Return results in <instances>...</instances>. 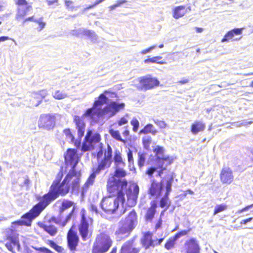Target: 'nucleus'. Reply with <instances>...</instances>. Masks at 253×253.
I'll return each instance as SVG.
<instances>
[{
    "mask_svg": "<svg viewBox=\"0 0 253 253\" xmlns=\"http://www.w3.org/2000/svg\"><path fill=\"white\" fill-rule=\"evenodd\" d=\"M81 157L82 154H78L76 149H67L64 155V163L67 166L71 165V169L63 178L64 173L66 169H64L63 167H61L48 191L42 196H37L38 203L21 216V220L13 222L12 224L30 226L32 220L39 216L52 202L60 196H65L70 191H78L80 187L81 174L80 172L76 171V167Z\"/></svg>",
    "mask_w": 253,
    "mask_h": 253,
    "instance_id": "nucleus-1",
    "label": "nucleus"
},
{
    "mask_svg": "<svg viewBox=\"0 0 253 253\" xmlns=\"http://www.w3.org/2000/svg\"><path fill=\"white\" fill-rule=\"evenodd\" d=\"M37 224L40 228L51 236H55L58 232L57 228L54 225L51 224V223H45L42 222H39Z\"/></svg>",
    "mask_w": 253,
    "mask_h": 253,
    "instance_id": "nucleus-25",
    "label": "nucleus"
},
{
    "mask_svg": "<svg viewBox=\"0 0 253 253\" xmlns=\"http://www.w3.org/2000/svg\"><path fill=\"white\" fill-rule=\"evenodd\" d=\"M123 221L134 229L138 222L137 214L135 211L133 210L130 211Z\"/></svg>",
    "mask_w": 253,
    "mask_h": 253,
    "instance_id": "nucleus-24",
    "label": "nucleus"
},
{
    "mask_svg": "<svg viewBox=\"0 0 253 253\" xmlns=\"http://www.w3.org/2000/svg\"><path fill=\"white\" fill-rule=\"evenodd\" d=\"M253 207V204H251V205H248L244 208H243V209H241L240 210H239L238 211V213H242L244 211H248L249 209L252 208Z\"/></svg>",
    "mask_w": 253,
    "mask_h": 253,
    "instance_id": "nucleus-61",
    "label": "nucleus"
},
{
    "mask_svg": "<svg viewBox=\"0 0 253 253\" xmlns=\"http://www.w3.org/2000/svg\"><path fill=\"white\" fill-rule=\"evenodd\" d=\"M244 28H234L228 31L224 37L221 39L222 42H228L229 41H238L242 38V36H240L243 32Z\"/></svg>",
    "mask_w": 253,
    "mask_h": 253,
    "instance_id": "nucleus-16",
    "label": "nucleus"
},
{
    "mask_svg": "<svg viewBox=\"0 0 253 253\" xmlns=\"http://www.w3.org/2000/svg\"><path fill=\"white\" fill-rule=\"evenodd\" d=\"M153 152L155 154L156 160L157 163H158V168L159 169L158 175L161 176L164 173V171L166 170V167L170 165L173 162V159L171 157L168 156L160 157V156L163 155L164 152V149L162 146H156L153 149Z\"/></svg>",
    "mask_w": 253,
    "mask_h": 253,
    "instance_id": "nucleus-6",
    "label": "nucleus"
},
{
    "mask_svg": "<svg viewBox=\"0 0 253 253\" xmlns=\"http://www.w3.org/2000/svg\"><path fill=\"white\" fill-rule=\"evenodd\" d=\"M162 187H160L159 183L153 182L149 189V194L152 196L160 195L161 193Z\"/></svg>",
    "mask_w": 253,
    "mask_h": 253,
    "instance_id": "nucleus-32",
    "label": "nucleus"
},
{
    "mask_svg": "<svg viewBox=\"0 0 253 253\" xmlns=\"http://www.w3.org/2000/svg\"><path fill=\"white\" fill-rule=\"evenodd\" d=\"M206 128V124L202 121H195L191 125L190 131L194 135L203 132Z\"/></svg>",
    "mask_w": 253,
    "mask_h": 253,
    "instance_id": "nucleus-28",
    "label": "nucleus"
},
{
    "mask_svg": "<svg viewBox=\"0 0 253 253\" xmlns=\"http://www.w3.org/2000/svg\"><path fill=\"white\" fill-rule=\"evenodd\" d=\"M65 5L66 7L70 9H73L74 7L73 6V2L71 0H65Z\"/></svg>",
    "mask_w": 253,
    "mask_h": 253,
    "instance_id": "nucleus-59",
    "label": "nucleus"
},
{
    "mask_svg": "<svg viewBox=\"0 0 253 253\" xmlns=\"http://www.w3.org/2000/svg\"><path fill=\"white\" fill-rule=\"evenodd\" d=\"M83 117L89 118L92 120H95L96 118L103 117L101 108H96L92 105V107L86 109L84 113Z\"/></svg>",
    "mask_w": 253,
    "mask_h": 253,
    "instance_id": "nucleus-23",
    "label": "nucleus"
},
{
    "mask_svg": "<svg viewBox=\"0 0 253 253\" xmlns=\"http://www.w3.org/2000/svg\"><path fill=\"white\" fill-rule=\"evenodd\" d=\"M55 124V116L50 114H43L40 116L38 126L46 129L52 128Z\"/></svg>",
    "mask_w": 253,
    "mask_h": 253,
    "instance_id": "nucleus-14",
    "label": "nucleus"
},
{
    "mask_svg": "<svg viewBox=\"0 0 253 253\" xmlns=\"http://www.w3.org/2000/svg\"><path fill=\"white\" fill-rule=\"evenodd\" d=\"M67 242V246L71 252H74L77 250L79 242V238L77 232L74 230L73 226L68 231Z\"/></svg>",
    "mask_w": 253,
    "mask_h": 253,
    "instance_id": "nucleus-15",
    "label": "nucleus"
},
{
    "mask_svg": "<svg viewBox=\"0 0 253 253\" xmlns=\"http://www.w3.org/2000/svg\"><path fill=\"white\" fill-rule=\"evenodd\" d=\"M154 123L160 128H165L167 127V124L164 120H160L157 119H153Z\"/></svg>",
    "mask_w": 253,
    "mask_h": 253,
    "instance_id": "nucleus-47",
    "label": "nucleus"
},
{
    "mask_svg": "<svg viewBox=\"0 0 253 253\" xmlns=\"http://www.w3.org/2000/svg\"><path fill=\"white\" fill-rule=\"evenodd\" d=\"M97 165L92 169V172L86 179L83 186L84 191H85L89 187L92 186L94 182L96 174L106 169L109 168L112 164V147L108 145L107 148H101L96 153Z\"/></svg>",
    "mask_w": 253,
    "mask_h": 253,
    "instance_id": "nucleus-3",
    "label": "nucleus"
},
{
    "mask_svg": "<svg viewBox=\"0 0 253 253\" xmlns=\"http://www.w3.org/2000/svg\"><path fill=\"white\" fill-rule=\"evenodd\" d=\"M104 0H96L93 4L89 5L87 6H86V7H85L84 8V10H86L92 8L94 7L95 6H96L97 4H98L99 3L102 2Z\"/></svg>",
    "mask_w": 253,
    "mask_h": 253,
    "instance_id": "nucleus-52",
    "label": "nucleus"
},
{
    "mask_svg": "<svg viewBox=\"0 0 253 253\" xmlns=\"http://www.w3.org/2000/svg\"><path fill=\"white\" fill-rule=\"evenodd\" d=\"M157 129L155 128L154 126L151 124H148L139 131L140 134H147L151 133L153 135H156L158 132Z\"/></svg>",
    "mask_w": 253,
    "mask_h": 253,
    "instance_id": "nucleus-31",
    "label": "nucleus"
},
{
    "mask_svg": "<svg viewBox=\"0 0 253 253\" xmlns=\"http://www.w3.org/2000/svg\"><path fill=\"white\" fill-rule=\"evenodd\" d=\"M46 244L58 253H65V250L62 246L56 244L52 240H48Z\"/></svg>",
    "mask_w": 253,
    "mask_h": 253,
    "instance_id": "nucleus-36",
    "label": "nucleus"
},
{
    "mask_svg": "<svg viewBox=\"0 0 253 253\" xmlns=\"http://www.w3.org/2000/svg\"><path fill=\"white\" fill-rule=\"evenodd\" d=\"M109 132L111 136L115 139L118 141H120L124 144H126V141L125 139H123L121 136L120 133L118 130H114L113 128L109 130Z\"/></svg>",
    "mask_w": 253,
    "mask_h": 253,
    "instance_id": "nucleus-34",
    "label": "nucleus"
},
{
    "mask_svg": "<svg viewBox=\"0 0 253 253\" xmlns=\"http://www.w3.org/2000/svg\"><path fill=\"white\" fill-rule=\"evenodd\" d=\"M101 140V136L98 133L92 134L91 130H88L83 142L81 150L83 152H86L94 149V145Z\"/></svg>",
    "mask_w": 253,
    "mask_h": 253,
    "instance_id": "nucleus-8",
    "label": "nucleus"
},
{
    "mask_svg": "<svg viewBox=\"0 0 253 253\" xmlns=\"http://www.w3.org/2000/svg\"><path fill=\"white\" fill-rule=\"evenodd\" d=\"M112 160L116 167L126 166V162L123 158L121 152L119 150H116L114 151L113 157V150L112 149Z\"/></svg>",
    "mask_w": 253,
    "mask_h": 253,
    "instance_id": "nucleus-27",
    "label": "nucleus"
},
{
    "mask_svg": "<svg viewBox=\"0 0 253 253\" xmlns=\"http://www.w3.org/2000/svg\"><path fill=\"white\" fill-rule=\"evenodd\" d=\"M35 22L38 24L40 27V30H42L44 28L45 26V23L42 20V18H40L39 20H36Z\"/></svg>",
    "mask_w": 253,
    "mask_h": 253,
    "instance_id": "nucleus-54",
    "label": "nucleus"
},
{
    "mask_svg": "<svg viewBox=\"0 0 253 253\" xmlns=\"http://www.w3.org/2000/svg\"><path fill=\"white\" fill-rule=\"evenodd\" d=\"M232 169L229 167H223L220 173V180L223 184H230L233 181Z\"/></svg>",
    "mask_w": 253,
    "mask_h": 253,
    "instance_id": "nucleus-21",
    "label": "nucleus"
},
{
    "mask_svg": "<svg viewBox=\"0 0 253 253\" xmlns=\"http://www.w3.org/2000/svg\"><path fill=\"white\" fill-rule=\"evenodd\" d=\"M116 169L114 172L115 177L118 178L117 179H122L121 178L125 177L127 175L126 171L123 169L119 168V167H116Z\"/></svg>",
    "mask_w": 253,
    "mask_h": 253,
    "instance_id": "nucleus-37",
    "label": "nucleus"
},
{
    "mask_svg": "<svg viewBox=\"0 0 253 253\" xmlns=\"http://www.w3.org/2000/svg\"><path fill=\"white\" fill-rule=\"evenodd\" d=\"M93 222V219L86 216L85 211L82 210L80 223L78 225V230L83 241H87L91 237L92 232L89 228L92 226Z\"/></svg>",
    "mask_w": 253,
    "mask_h": 253,
    "instance_id": "nucleus-5",
    "label": "nucleus"
},
{
    "mask_svg": "<svg viewBox=\"0 0 253 253\" xmlns=\"http://www.w3.org/2000/svg\"><path fill=\"white\" fill-rule=\"evenodd\" d=\"M138 84L136 86L139 90H148L157 87L160 84L159 81L150 75L141 77L138 78Z\"/></svg>",
    "mask_w": 253,
    "mask_h": 253,
    "instance_id": "nucleus-9",
    "label": "nucleus"
},
{
    "mask_svg": "<svg viewBox=\"0 0 253 253\" xmlns=\"http://www.w3.org/2000/svg\"><path fill=\"white\" fill-rule=\"evenodd\" d=\"M113 104L114 106V110L115 114L120 111V110H122L124 109L125 106V104L124 103H117V102L115 101H112Z\"/></svg>",
    "mask_w": 253,
    "mask_h": 253,
    "instance_id": "nucleus-43",
    "label": "nucleus"
},
{
    "mask_svg": "<svg viewBox=\"0 0 253 253\" xmlns=\"http://www.w3.org/2000/svg\"><path fill=\"white\" fill-rule=\"evenodd\" d=\"M253 219V217H250L248 218L242 220L240 221V224L241 225L246 224L248 222L251 221Z\"/></svg>",
    "mask_w": 253,
    "mask_h": 253,
    "instance_id": "nucleus-63",
    "label": "nucleus"
},
{
    "mask_svg": "<svg viewBox=\"0 0 253 253\" xmlns=\"http://www.w3.org/2000/svg\"><path fill=\"white\" fill-rule=\"evenodd\" d=\"M164 238L153 239V234L150 231L145 232L140 239V243L146 250L160 245L164 240Z\"/></svg>",
    "mask_w": 253,
    "mask_h": 253,
    "instance_id": "nucleus-10",
    "label": "nucleus"
},
{
    "mask_svg": "<svg viewBox=\"0 0 253 253\" xmlns=\"http://www.w3.org/2000/svg\"><path fill=\"white\" fill-rule=\"evenodd\" d=\"M162 222H163V220H162V217H160L159 218L157 222L155 224V226L154 227V231L155 232L156 231H157L158 229H159V228H160L162 227Z\"/></svg>",
    "mask_w": 253,
    "mask_h": 253,
    "instance_id": "nucleus-56",
    "label": "nucleus"
},
{
    "mask_svg": "<svg viewBox=\"0 0 253 253\" xmlns=\"http://www.w3.org/2000/svg\"><path fill=\"white\" fill-rule=\"evenodd\" d=\"M150 206L149 207L145 215V219L147 221H152L155 217L157 212V202L156 200L151 201L150 203Z\"/></svg>",
    "mask_w": 253,
    "mask_h": 253,
    "instance_id": "nucleus-26",
    "label": "nucleus"
},
{
    "mask_svg": "<svg viewBox=\"0 0 253 253\" xmlns=\"http://www.w3.org/2000/svg\"><path fill=\"white\" fill-rule=\"evenodd\" d=\"M191 230V229L189 228L187 230H183L177 232V233H176L173 237L177 240L180 237L185 236V235H187Z\"/></svg>",
    "mask_w": 253,
    "mask_h": 253,
    "instance_id": "nucleus-46",
    "label": "nucleus"
},
{
    "mask_svg": "<svg viewBox=\"0 0 253 253\" xmlns=\"http://www.w3.org/2000/svg\"><path fill=\"white\" fill-rule=\"evenodd\" d=\"M228 208V206L226 204H221L216 205L214 207L213 215H215L219 212L226 211Z\"/></svg>",
    "mask_w": 253,
    "mask_h": 253,
    "instance_id": "nucleus-38",
    "label": "nucleus"
},
{
    "mask_svg": "<svg viewBox=\"0 0 253 253\" xmlns=\"http://www.w3.org/2000/svg\"><path fill=\"white\" fill-rule=\"evenodd\" d=\"M133 230L132 228L126 224V223H124L123 220H121L119 222V227L115 231V234L118 238H121L123 236V238H125L129 236Z\"/></svg>",
    "mask_w": 253,
    "mask_h": 253,
    "instance_id": "nucleus-19",
    "label": "nucleus"
},
{
    "mask_svg": "<svg viewBox=\"0 0 253 253\" xmlns=\"http://www.w3.org/2000/svg\"><path fill=\"white\" fill-rule=\"evenodd\" d=\"M94 32L90 30H85L83 32V34L88 37H91L94 35Z\"/></svg>",
    "mask_w": 253,
    "mask_h": 253,
    "instance_id": "nucleus-57",
    "label": "nucleus"
},
{
    "mask_svg": "<svg viewBox=\"0 0 253 253\" xmlns=\"http://www.w3.org/2000/svg\"><path fill=\"white\" fill-rule=\"evenodd\" d=\"M110 93L114 94V93L110 92V91L104 90L103 93H101L99 95L97 99L94 101L93 103V106L98 108V107L101 106L103 104L106 103L108 98L106 96V94Z\"/></svg>",
    "mask_w": 253,
    "mask_h": 253,
    "instance_id": "nucleus-30",
    "label": "nucleus"
},
{
    "mask_svg": "<svg viewBox=\"0 0 253 253\" xmlns=\"http://www.w3.org/2000/svg\"><path fill=\"white\" fill-rule=\"evenodd\" d=\"M83 117V116L80 117L77 115H75L73 117V122L76 125L80 138L84 136L85 128V124L84 121Z\"/></svg>",
    "mask_w": 253,
    "mask_h": 253,
    "instance_id": "nucleus-22",
    "label": "nucleus"
},
{
    "mask_svg": "<svg viewBox=\"0 0 253 253\" xmlns=\"http://www.w3.org/2000/svg\"><path fill=\"white\" fill-rule=\"evenodd\" d=\"M63 132L65 134L66 137L70 139L71 142H73L75 141V137L72 134L71 130L70 128H67L63 130Z\"/></svg>",
    "mask_w": 253,
    "mask_h": 253,
    "instance_id": "nucleus-45",
    "label": "nucleus"
},
{
    "mask_svg": "<svg viewBox=\"0 0 253 253\" xmlns=\"http://www.w3.org/2000/svg\"><path fill=\"white\" fill-rule=\"evenodd\" d=\"M36 21V19H34V17L33 16L29 17L28 18L24 19L22 24H25L26 22L28 21L34 22Z\"/></svg>",
    "mask_w": 253,
    "mask_h": 253,
    "instance_id": "nucleus-60",
    "label": "nucleus"
},
{
    "mask_svg": "<svg viewBox=\"0 0 253 253\" xmlns=\"http://www.w3.org/2000/svg\"><path fill=\"white\" fill-rule=\"evenodd\" d=\"M128 123L127 120L125 117H122L118 121L117 124L119 126L125 125Z\"/></svg>",
    "mask_w": 253,
    "mask_h": 253,
    "instance_id": "nucleus-58",
    "label": "nucleus"
},
{
    "mask_svg": "<svg viewBox=\"0 0 253 253\" xmlns=\"http://www.w3.org/2000/svg\"><path fill=\"white\" fill-rule=\"evenodd\" d=\"M113 241L108 234L102 232L96 237L92 246L91 253H106L111 247Z\"/></svg>",
    "mask_w": 253,
    "mask_h": 253,
    "instance_id": "nucleus-4",
    "label": "nucleus"
},
{
    "mask_svg": "<svg viewBox=\"0 0 253 253\" xmlns=\"http://www.w3.org/2000/svg\"><path fill=\"white\" fill-rule=\"evenodd\" d=\"M181 252L182 253H200L199 241L195 238H189L185 242Z\"/></svg>",
    "mask_w": 253,
    "mask_h": 253,
    "instance_id": "nucleus-12",
    "label": "nucleus"
},
{
    "mask_svg": "<svg viewBox=\"0 0 253 253\" xmlns=\"http://www.w3.org/2000/svg\"><path fill=\"white\" fill-rule=\"evenodd\" d=\"M106 188L109 195L102 199L100 204L104 212L109 214L114 213L118 209L119 203L122 205L124 204V191L128 206L133 207L136 204L139 191L136 184L132 183L128 186L126 179H117L113 177L108 179Z\"/></svg>",
    "mask_w": 253,
    "mask_h": 253,
    "instance_id": "nucleus-2",
    "label": "nucleus"
},
{
    "mask_svg": "<svg viewBox=\"0 0 253 253\" xmlns=\"http://www.w3.org/2000/svg\"><path fill=\"white\" fill-rule=\"evenodd\" d=\"M127 160L129 164H133L134 160L133 158L132 152L128 150L127 152Z\"/></svg>",
    "mask_w": 253,
    "mask_h": 253,
    "instance_id": "nucleus-51",
    "label": "nucleus"
},
{
    "mask_svg": "<svg viewBox=\"0 0 253 253\" xmlns=\"http://www.w3.org/2000/svg\"><path fill=\"white\" fill-rule=\"evenodd\" d=\"M127 1L126 0H118L116 3L110 5L109 8L110 10H113L117 7L120 6L122 4L126 3Z\"/></svg>",
    "mask_w": 253,
    "mask_h": 253,
    "instance_id": "nucleus-50",
    "label": "nucleus"
},
{
    "mask_svg": "<svg viewBox=\"0 0 253 253\" xmlns=\"http://www.w3.org/2000/svg\"><path fill=\"white\" fill-rule=\"evenodd\" d=\"M37 251L42 253H54L50 250L45 247H40L37 249Z\"/></svg>",
    "mask_w": 253,
    "mask_h": 253,
    "instance_id": "nucleus-53",
    "label": "nucleus"
},
{
    "mask_svg": "<svg viewBox=\"0 0 253 253\" xmlns=\"http://www.w3.org/2000/svg\"><path fill=\"white\" fill-rule=\"evenodd\" d=\"M145 162V155L144 153H139L137 160L138 167L141 168L144 165Z\"/></svg>",
    "mask_w": 253,
    "mask_h": 253,
    "instance_id": "nucleus-42",
    "label": "nucleus"
},
{
    "mask_svg": "<svg viewBox=\"0 0 253 253\" xmlns=\"http://www.w3.org/2000/svg\"><path fill=\"white\" fill-rule=\"evenodd\" d=\"M5 241H6L5 246L8 251L14 253L16 250H20L19 235L12 229H6Z\"/></svg>",
    "mask_w": 253,
    "mask_h": 253,
    "instance_id": "nucleus-7",
    "label": "nucleus"
},
{
    "mask_svg": "<svg viewBox=\"0 0 253 253\" xmlns=\"http://www.w3.org/2000/svg\"><path fill=\"white\" fill-rule=\"evenodd\" d=\"M157 166V167L153 166L149 167L146 170L145 173L147 174L149 177H153L154 172L157 170V169H159L158 168V165Z\"/></svg>",
    "mask_w": 253,
    "mask_h": 253,
    "instance_id": "nucleus-49",
    "label": "nucleus"
},
{
    "mask_svg": "<svg viewBox=\"0 0 253 253\" xmlns=\"http://www.w3.org/2000/svg\"><path fill=\"white\" fill-rule=\"evenodd\" d=\"M189 81L188 79L184 78V79H182V80L179 81L177 82V84H186L188 83Z\"/></svg>",
    "mask_w": 253,
    "mask_h": 253,
    "instance_id": "nucleus-64",
    "label": "nucleus"
},
{
    "mask_svg": "<svg viewBox=\"0 0 253 253\" xmlns=\"http://www.w3.org/2000/svg\"><path fill=\"white\" fill-rule=\"evenodd\" d=\"M176 241V239L173 236L172 237L169 238L165 243V248L167 250H170L172 249L175 246Z\"/></svg>",
    "mask_w": 253,
    "mask_h": 253,
    "instance_id": "nucleus-39",
    "label": "nucleus"
},
{
    "mask_svg": "<svg viewBox=\"0 0 253 253\" xmlns=\"http://www.w3.org/2000/svg\"><path fill=\"white\" fill-rule=\"evenodd\" d=\"M125 129L123 132V135L125 137H127L129 135L130 132L128 129V126H126L125 127Z\"/></svg>",
    "mask_w": 253,
    "mask_h": 253,
    "instance_id": "nucleus-62",
    "label": "nucleus"
},
{
    "mask_svg": "<svg viewBox=\"0 0 253 253\" xmlns=\"http://www.w3.org/2000/svg\"><path fill=\"white\" fill-rule=\"evenodd\" d=\"M102 116L107 114H110L111 116L115 115L113 102L107 104L104 108H101Z\"/></svg>",
    "mask_w": 253,
    "mask_h": 253,
    "instance_id": "nucleus-35",
    "label": "nucleus"
},
{
    "mask_svg": "<svg viewBox=\"0 0 253 253\" xmlns=\"http://www.w3.org/2000/svg\"><path fill=\"white\" fill-rule=\"evenodd\" d=\"M173 180V177L170 174L169 178L166 180V192L164 197L160 201L159 206L162 208H165L168 210L170 206V201L169 198V195L171 190V187Z\"/></svg>",
    "mask_w": 253,
    "mask_h": 253,
    "instance_id": "nucleus-13",
    "label": "nucleus"
},
{
    "mask_svg": "<svg viewBox=\"0 0 253 253\" xmlns=\"http://www.w3.org/2000/svg\"><path fill=\"white\" fill-rule=\"evenodd\" d=\"M142 142L143 147L148 150L152 142V138L150 136L144 137L142 139Z\"/></svg>",
    "mask_w": 253,
    "mask_h": 253,
    "instance_id": "nucleus-41",
    "label": "nucleus"
},
{
    "mask_svg": "<svg viewBox=\"0 0 253 253\" xmlns=\"http://www.w3.org/2000/svg\"><path fill=\"white\" fill-rule=\"evenodd\" d=\"M191 11L190 7H186L184 5H179L174 8L172 11V16L175 19H178L184 16V15Z\"/></svg>",
    "mask_w": 253,
    "mask_h": 253,
    "instance_id": "nucleus-29",
    "label": "nucleus"
},
{
    "mask_svg": "<svg viewBox=\"0 0 253 253\" xmlns=\"http://www.w3.org/2000/svg\"><path fill=\"white\" fill-rule=\"evenodd\" d=\"M130 124L132 126V130L134 132H136L139 126V123L136 118H133L130 121Z\"/></svg>",
    "mask_w": 253,
    "mask_h": 253,
    "instance_id": "nucleus-48",
    "label": "nucleus"
},
{
    "mask_svg": "<svg viewBox=\"0 0 253 253\" xmlns=\"http://www.w3.org/2000/svg\"><path fill=\"white\" fill-rule=\"evenodd\" d=\"M162 57L160 56H154L150 58H147L144 60V62L145 64H149V63H157L159 64H167V62L163 61V60H160L162 59Z\"/></svg>",
    "mask_w": 253,
    "mask_h": 253,
    "instance_id": "nucleus-33",
    "label": "nucleus"
},
{
    "mask_svg": "<svg viewBox=\"0 0 253 253\" xmlns=\"http://www.w3.org/2000/svg\"><path fill=\"white\" fill-rule=\"evenodd\" d=\"M74 205V202L71 201L64 200L61 204L60 210L61 211H64L72 207Z\"/></svg>",
    "mask_w": 253,
    "mask_h": 253,
    "instance_id": "nucleus-40",
    "label": "nucleus"
},
{
    "mask_svg": "<svg viewBox=\"0 0 253 253\" xmlns=\"http://www.w3.org/2000/svg\"><path fill=\"white\" fill-rule=\"evenodd\" d=\"M74 211V208L72 211L66 216L63 218L61 214L57 216H52L47 221V222H54L61 227H64L71 219Z\"/></svg>",
    "mask_w": 253,
    "mask_h": 253,
    "instance_id": "nucleus-20",
    "label": "nucleus"
},
{
    "mask_svg": "<svg viewBox=\"0 0 253 253\" xmlns=\"http://www.w3.org/2000/svg\"><path fill=\"white\" fill-rule=\"evenodd\" d=\"M67 96V95L65 93H64V92L61 91L60 90H56L55 92V93L53 96V97L55 99H57V100H61V99H64Z\"/></svg>",
    "mask_w": 253,
    "mask_h": 253,
    "instance_id": "nucleus-44",
    "label": "nucleus"
},
{
    "mask_svg": "<svg viewBox=\"0 0 253 253\" xmlns=\"http://www.w3.org/2000/svg\"><path fill=\"white\" fill-rule=\"evenodd\" d=\"M141 248L135 246V239L126 242L121 247L119 253H140Z\"/></svg>",
    "mask_w": 253,
    "mask_h": 253,
    "instance_id": "nucleus-18",
    "label": "nucleus"
},
{
    "mask_svg": "<svg viewBox=\"0 0 253 253\" xmlns=\"http://www.w3.org/2000/svg\"><path fill=\"white\" fill-rule=\"evenodd\" d=\"M47 95V91L44 89L34 92L30 99V105L32 106L37 107L43 101H47V100L45 99V98Z\"/></svg>",
    "mask_w": 253,
    "mask_h": 253,
    "instance_id": "nucleus-17",
    "label": "nucleus"
},
{
    "mask_svg": "<svg viewBox=\"0 0 253 253\" xmlns=\"http://www.w3.org/2000/svg\"><path fill=\"white\" fill-rule=\"evenodd\" d=\"M156 47V45H153L147 48L144 49L140 51L141 54H145L149 52L151 50L154 49Z\"/></svg>",
    "mask_w": 253,
    "mask_h": 253,
    "instance_id": "nucleus-55",
    "label": "nucleus"
},
{
    "mask_svg": "<svg viewBox=\"0 0 253 253\" xmlns=\"http://www.w3.org/2000/svg\"><path fill=\"white\" fill-rule=\"evenodd\" d=\"M16 5L18 6L16 18L17 20L23 19L29 11L32 9V6L26 0H16Z\"/></svg>",
    "mask_w": 253,
    "mask_h": 253,
    "instance_id": "nucleus-11",
    "label": "nucleus"
}]
</instances>
